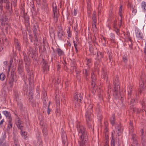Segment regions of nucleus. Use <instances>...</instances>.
<instances>
[{"mask_svg": "<svg viewBox=\"0 0 146 146\" xmlns=\"http://www.w3.org/2000/svg\"><path fill=\"white\" fill-rule=\"evenodd\" d=\"M132 86H131L129 88V90H128V98H130L131 94V92L132 91Z\"/></svg>", "mask_w": 146, "mask_h": 146, "instance_id": "obj_22", "label": "nucleus"}, {"mask_svg": "<svg viewBox=\"0 0 146 146\" xmlns=\"http://www.w3.org/2000/svg\"><path fill=\"white\" fill-rule=\"evenodd\" d=\"M50 104V102H49V105H48V109H47V113L48 115H49L50 114V109L49 107Z\"/></svg>", "mask_w": 146, "mask_h": 146, "instance_id": "obj_38", "label": "nucleus"}, {"mask_svg": "<svg viewBox=\"0 0 146 146\" xmlns=\"http://www.w3.org/2000/svg\"><path fill=\"white\" fill-rule=\"evenodd\" d=\"M56 51L59 56H62L64 55V51L62 50L61 49L58 48L56 49Z\"/></svg>", "mask_w": 146, "mask_h": 146, "instance_id": "obj_11", "label": "nucleus"}, {"mask_svg": "<svg viewBox=\"0 0 146 146\" xmlns=\"http://www.w3.org/2000/svg\"><path fill=\"white\" fill-rule=\"evenodd\" d=\"M115 115L114 114H113L110 119V122L111 124L113 125L115 123Z\"/></svg>", "mask_w": 146, "mask_h": 146, "instance_id": "obj_15", "label": "nucleus"}, {"mask_svg": "<svg viewBox=\"0 0 146 146\" xmlns=\"http://www.w3.org/2000/svg\"><path fill=\"white\" fill-rule=\"evenodd\" d=\"M142 111L143 112H144L145 111V113L146 111H145V105L144 103L142 104Z\"/></svg>", "mask_w": 146, "mask_h": 146, "instance_id": "obj_36", "label": "nucleus"}, {"mask_svg": "<svg viewBox=\"0 0 146 146\" xmlns=\"http://www.w3.org/2000/svg\"><path fill=\"white\" fill-rule=\"evenodd\" d=\"M73 43L74 44L76 43V42H75V41L74 40H73Z\"/></svg>", "mask_w": 146, "mask_h": 146, "instance_id": "obj_64", "label": "nucleus"}, {"mask_svg": "<svg viewBox=\"0 0 146 146\" xmlns=\"http://www.w3.org/2000/svg\"><path fill=\"white\" fill-rule=\"evenodd\" d=\"M112 138H111V146H115L114 140L113 139V133H111Z\"/></svg>", "mask_w": 146, "mask_h": 146, "instance_id": "obj_27", "label": "nucleus"}, {"mask_svg": "<svg viewBox=\"0 0 146 146\" xmlns=\"http://www.w3.org/2000/svg\"><path fill=\"white\" fill-rule=\"evenodd\" d=\"M130 127H131V128H132V123L131 122H130ZM129 128L130 129V128Z\"/></svg>", "mask_w": 146, "mask_h": 146, "instance_id": "obj_56", "label": "nucleus"}, {"mask_svg": "<svg viewBox=\"0 0 146 146\" xmlns=\"http://www.w3.org/2000/svg\"><path fill=\"white\" fill-rule=\"evenodd\" d=\"M105 130L106 132L108 131V130H107V128H106L105 129Z\"/></svg>", "mask_w": 146, "mask_h": 146, "instance_id": "obj_63", "label": "nucleus"}, {"mask_svg": "<svg viewBox=\"0 0 146 146\" xmlns=\"http://www.w3.org/2000/svg\"><path fill=\"white\" fill-rule=\"evenodd\" d=\"M107 27H108V28L109 29V30L110 29V27L109 25L107 26Z\"/></svg>", "mask_w": 146, "mask_h": 146, "instance_id": "obj_62", "label": "nucleus"}, {"mask_svg": "<svg viewBox=\"0 0 146 146\" xmlns=\"http://www.w3.org/2000/svg\"><path fill=\"white\" fill-rule=\"evenodd\" d=\"M11 119L9 120L8 121V124L7 126V129H11L12 127V123L11 121Z\"/></svg>", "mask_w": 146, "mask_h": 146, "instance_id": "obj_18", "label": "nucleus"}, {"mask_svg": "<svg viewBox=\"0 0 146 146\" xmlns=\"http://www.w3.org/2000/svg\"><path fill=\"white\" fill-rule=\"evenodd\" d=\"M92 27H93V28H96V23H93V24H92Z\"/></svg>", "mask_w": 146, "mask_h": 146, "instance_id": "obj_45", "label": "nucleus"}, {"mask_svg": "<svg viewBox=\"0 0 146 146\" xmlns=\"http://www.w3.org/2000/svg\"><path fill=\"white\" fill-rule=\"evenodd\" d=\"M34 33V36L35 37V41H36L37 42L38 41V39L37 37V34L36 33Z\"/></svg>", "mask_w": 146, "mask_h": 146, "instance_id": "obj_37", "label": "nucleus"}, {"mask_svg": "<svg viewBox=\"0 0 146 146\" xmlns=\"http://www.w3.org/2000/svg\"><path fill=\"white\" fill-rule=\"evenodd\" d=\"M67 44L68 46H69L70 47L71 46V44L70 42L68 41H67Z\"/></svg>", "mask_w": 146, "mask_h": 146, "instance_id": "obj_49", "label": "nucleus"}, {"mask_svg": "<svg viewBox=\"0 0 146 146\" xmlns=\"http://www.w3.org/2000/svg\"><path fill=\"white\" fill-rule=\"evenodd\" d=\"M0 1H1L2 3H3V2L6 3L9 2V0H0Z\"/></svg>", "mask_w": 146, "mask_h": 146, "instance_id": "obj_42", "label": "nucleus"}, {"mask_svg": "<svg viewBox=\"0 0 146 146\" xmlns=\"http://www.w3.org/2000/svg\"><path fill=\"white\" fill-rule=\"evenodd\" d=\"M110 37H111V39L114 40L115 39V35L113 33H111L110 34Z\"/></svg>", "mask_w": 146, "mask_h": 146, "instance_id": "obj_39", "label": "nucleus"}, {"mask_svg": "<svg viewBox=\"0 0 146 146\" xmlns=\"http://www.w3.org/2000/svg\"><path fill=\"white\" fill-rule=\"evenodd\" d=\"M32 92H31V93H30V95L31 96V97H32L33 96V94Z\"/></svg>", "mask_w": 146, "mask_h": 146, "instance_id": "obj_61", "label": "nucleus"}, {"mask_svg": "<svg viewBox=\"0 0 146 146\" xmlns=\"http://www.w3.org/2000/svg\"><path fill=\"white\" fill-rule=\"evenodd\" d=\"M122 7L121 5L119 7V14L121 18L122 17Z\"/></svg>", "mask_w": 146, "mask_h": 146, "instance_id": "obj_25", "label": "nucleus"}, {"mask_svg": "<svg viewBox=\"0 0 146 146\" xmlns=\"http://www.w3.org/2000/svg\"><path fill=\"white\" fill-rule=\"evenodd\" d=\"M67 31L68 36V38L69 39L72 36L71 31H70V29L69 28H68L67 29Z\"/></svg>", "mask_w": 146, "mask_h": 146, "instance_id": "obj_26", "label": "nucleus"}, {"mask_svg": "<svg viewBox=\"0 0 146 146\" xmlns=\"http://www.w3.org/2000/svg\"><path fill=\"white\" fill-rule=\"evenodd\" d=\"M102 77L104 78L105 80L107 81V76L106 73H104V74L102 76Z\"/></svg>", "mask_w": 146, "mask_h": 146, "instance_id": "obj_34", "label": "nucleus"}, {"mask_svg": "<svg viewBox=\"0 0 146 146\" xmlns=\"http://www.w3.org/2000/svg\"><path fill=\"white\" fill-rule=\"evenodd\" d=\"M5 66H7V61H5L3 62Z\"/></svg>", "mask_w": 146, "mask_h": 146, "instance_id": "obj_50", "label": "nucleus"}, {"mask_svg": "<svg viewBox=\"0 0 146 146\" xmlns=\"http://www.w3.org/2000/svg\"><path fill=\"white\" fill-rule=\"evenodd\" d=\"M108 88H109V89H108L109 91L110 90V91H111V86H110L109 85L108 86Z\"/></svg>", "mask_w": 146, "mask_h": 146, "instance_id": "obj_58", "label": "nucleus"}, {"mask_svg": "<svg viewBox=\"0 0 146 146\" xmlns=\"http://www.w3.org/2000/svg\"><path fill=\"white\" fill-rule=\"evenodd\" d=\"M87 65L88 67L90 66L91 65V59H87Z\"/></svg>", "mask_w": 146, "mask_h": 146, "instance_id": "obj_32", "label": "nucleus"}, {"mask_svg": "<svg viewBox=\"0 0 146 146\" xmlns=\"http://www.w3.org/2000/svg\"><path fill=\"white\" fill-rule=\"evenodd\" d=\"M75 48V50H76V53H77L78 52V49H77V48Z\"/></svg>", "mask_w": 146, "mask_h": 146, "instance_id": "obj_59", "label": "nucleus"}, {"mask_svg": "<svg viewBox=\"0 0 146 146\" xmlns=\"http://www.w3.org/2000/svg\"><path fill=\"white\" fill-rule=\"evenodd\" d=\"M74 45L75 48H77V46L78 45L77 42H76V43L74 44Z\"/></svg>", "mask_w": 146, "mask_h": 146, "instance_id": "obj_51", "label": "nucleus"}, {"mask_svg": "<svg viewBox=\"0 0 146 146\" xmlns=\"http://www.w3.org/2000/svg\"><path fill=\"white\" fill-rule=\"evenodd\" d=\"M144 51L145 53L146 54V45L145 46Z\"/></svg>", "mask_w": 146, "mask_h": 146, "instance_id": "obj_54", "label": "nucleus"}, {"mask_svg": "<svg viewBox=\"0 0 146 146\" xmlns=\"http://www.w3.org/2000/svg\"><path fill=\"white\" fill-rule=\"evenodd\" d=\"M64 33L63 31L61 32H58V38L60 40L62 39V37L64 35Z\"/></svg>", "mask_w": 146, "mask_h": 146, "instance_id": "obj_16", "label": "nucleus"}, {"mask_svg": "<svg viewBox=\"0 0 146 146\" xmlns=\"http://www.w3.org/2000/svg\"><path fill=\"white\" fill-rule=\"evenodd\" d=\"M14 142L15 144L14 146H19V144L18 142V139L16 138H14Z\"/></svg>", "mask_w": 146, "mask_h": 146, "instance_id": "obj_28", "label": "nucleus"}, {"mask_svg": "<svg viewBox=\"0 0 146 146\" xmlns=\"http://www.w3.org/2000/svg\"><path fill=\"white\" fill-rule=\"evenodd\" d=\"M116 131L117 132L118 135H119L121 134L122 130L119 126L118 127V128H116Z\"/></svg>", "mask_w": 146, "mask_h": 146, "instance_id": "obj_21", "label": "nucleus"}, {"mask_svg": "<svg viewBox=\"0 0 146 146\" xmlns=\"http://www.w3.org/2000/svg\"><path fill=\"white\" fill-rule=\"evenodd\" d=\"M1 37L2 38V40L3 42L5 43V42H7V39L4 33H2L1 34Z\"/></svg>", "mask_w": 146, "mask_h": 146, "instance_id": "obj_14", "label": "nucleus"}, {"mask_svg": "<svg viewBox=\"0 0 146 146\" xmlns=\"http://www.w3.org/2000/svg\"><path fill=\"white\" fill-rule=\"evenodd\" d=\"M3 113L5 115L6 118L9 120L11 119V114L10 112L7 111H3Z\"/></svg>", "mask_w": 146, "mask_h": 146, "instance_id": "obj_10", "label": "nucleus"}, {"mask_svg": "<svg viewBox=\"0 0 146 146\" xmlns=\"http://www.w3.org/2000/svg\"><path fill=\"white\" fill-rule=\"evenodd\" d=\"M86 106L88 105V107L87 110L86 112L85 117L86 119L87 123L89 127L91 126V124L90 121L91 120V113L92 111V109L93 108V105L92 104L88 105L86 104Z\"/></svg>", "mask_w": 146, "mask_h": 146, "instance_id": "obj_4", "label": "nucleus"}, {"mask_svg": "<svg viewBox=\"0 0 146 146\" xmlns=\"http://www.w3.org/2000/svg\"><path fill=\"white\" fill-rule=\"evenodd\" d=\"M21 134L23 137L24 138L26 139L27 138L26 137V133L25 132V131H21Z\"/></svg>", "mask_w": 146, "mask_h": 146, "instance_id": "obj_29", "label": "nucleus"}, {"mask_svg": "<svg viewBox=\"0 0 146 146\" xmlns=\"http://www.w3.org/2000/svg\"><path fill=\"white\" fill-rule=\"evenodd\" d=\"M13 62V59H11L10 60V64H12V63Z\"/></svg>", "mask_w": 146, "mask_h": 146, "instance_id": "obj_52", "label": "nucleus"}, {"mask_svg": "<svg viewBox=\"0 0 146 146\" xmlns=\"http://www.w3.org/2000/svg\"><path fill=\"white\" fill-rule=\"evenodd\" d=\"M89 69H85L83 72V74L84 75L86 76V79L87 78V76H88L89 74Z\"/></svg>", "mask_w": 146, "mask_h": 146, "instance_id": "obj_23", "label": "nucleus"}, {"mask_svg": "<svg viewBox=\"0 0 146 146\" xmlns=\"http://www.w3.org/2000/svg\"><path fill=\"white\" fill-rule=\"evenodd\" d=\"M120 22L118 24V27H117L115 24H114L113 25V27L115 31L116 32L117 35H119L120 34L119 32V28H120L121 25L122 19H121Z\"/></svg>", "mask_w": 146, "mask_h": 146, "instance_id": "obj_8", "label": "nucleus"}, {"mask_svg": "<svg viewBox=\"0 0 146 146\" xmlns=\"http://www.w3.org/2000/svg\"><path fill=\"white\" fill-rule=\"evenodd\" d=\"M37 31V29L36 27H35V26H34V29H33V33H36Z\"/></svg>", "mask_w": 146, "mask_h": 146, "instance_id": "obj_46", "label": "nucleus"}, {"mask_svg": "<svg viewBox=\"0 0 146 146\" xmlns=\"http://www.w3.org/2000/svg\"><path fill=\"white\" fill-rule=\"evenodd\" d=\"M141 7L145 11H146V3L143 1L141 3Z\"/></svg>", "mask_w": 146, "mask_h": 146, "instance_id": "obj_20", "label": "nucleus"}, {"mask_svg": "<svg viewBox=\"0 0 146 146\" xmlns=\"http://www.w3.org/2000/svg\"><path fill=\"white\" fill-rule=\"evenodd\" d=\"M113 83L114 85L113 89L112 90L113 94L115 98H117L119 97V94L118 91L119 86V78L117 76H116L115 78L114 79Z\"/></svg>", "mask_w": 146, "mask_h": 146, "instance_id": "obj_3", "label": "nucleus"}, {"mask_svg": "<svg viewBox=\"0 0 146 146\" xmlns=\"http://www.w3.org/2000/svg\"><path fill=\"white\" fill-rule=\"evenodd\" d=\"M74 103L76 107L80 106V103L82 102V98L81 94L80 93H75L74 96Z\"/></svg>", "mask_w": 146, "mask_h": 146, "instance_id": "obj_7", "label": "nucleus"}, {"mask_svg": "<svg viewBox=\"0 0 146 146\" xmlns=\"http://www.w3.org/2000/svg\"><path fill=\"white\" fill-rule=\"evenodd\" d=\"M141 80L139 81L140 89L139 93H141L146 90V76H143L140 77Z\"/></svg>", "mask_w": 146, "mask_h": 146, "instance_id": "obj_5", "label": "nucleus"}, {"mask_svg": "<svg viewBox=\"0 0 146 146\" xmlns=\"http://www.w3.org/2000/svg\"><path fill=\"white\" fill-rule=\"evenodd\" d=\"M5 78V75L2 73L0 74V79L2 80L3 81L4 80Z\"/></svg>", "mask_w": 146, "mask_h": 146, "instance_id": "obj_30", "label": "nucleus"}, {"mask_svg": "<svg viewBox=\"0 0 146 146\" xmlns=\"http://www.w3.org/2000/svg\"><path fill=\"white\" fill-rule=\"evenodd\" d=\"M77 129L78 131V135L79 136L78 142L80 146H89V144L87 143L88 136L84 127L82 125L77 126Z\"/></svg>", "mask_w": 146, "mask_h": 146, "instance_id": "obj_1", "label": "nucleus"}, {"mask_svg": "<svg viewBox=\"0 0 146 146\" xmlns=\"http://www.w3.org/2000/svg\"><path fill=\"white\" fill-rule=\"evenodd\" d=\"M135 34L136 37L138 40L143 39V35L138 29H137L135 30Z\"/></svg>", "mask_w": 146, "mask_h": 146, "instance_id": "obj_9", "label": "nucleus"}, {"mask_svg": "<svg viewBox=\"0 0 146 146\" xmlns=\"http://www.w3.org/2000/svg\"><path fill=\"white\" fill-rule=\"evenodd\" d=\"M18 70L19 71L21 72H22L23 70V68H22L21 66L19 67L18 68Z\"/></svg>", "mask_w": 146, "mask_h": 146, "instance_id": "obj_44", "label": "nucleus"}, {"mask_svg": "<svg viewBox=\"0 0 146 146\" xmlns=\"http://www.w3.org/2000/svg\"><path fill=\"white\" fill-rule=\"evenodd\" d=\"M13 82L14 77L13 76L11 75L9 79V86L11 87H12L13 86Z\"/></svg>", "mask_w": 146, "mask_h": 146, "instance_id": "obj_13", "label": "nucleus"}, {"mask_svg": "<svg viewBox=\"0 0 146 146\" xmlns=\"http://www.w3.org/2000/svg\"><path fill=\"white\" fill-rule=\"evenodd\" d=\"M53 8L52 18L55 22L58 21V17L59 16V12L57 9V6L56 2H54L52 5Z\"/></svg>", "mask_w": 146, "mask_h": 146, "instance_id": "obj_6", "label": "nucleus"}, {"mask_svg": "<svg viewBox=\"0 0 146 146\" xmlns=\"http://www.w3.org/2000/svg\"><path fill=\"white\" fill-rule=\"evenodd\" d=\"M4 122V119H2L1 121H0V126L1 125H2Z\"/></svg>", "mask_w": 146, "mask_h": 146, "instance_id": "obj_48", "label": "nucleus"}, {"mask_svg": "<svg viewBox=\"0 0 146 146\" xmlns=\"http://www.w3.org/2000/svg\"><path fill=\"white\" fill-rule=\"evenodd\" d=\"M29 36H30L29 38H30V40H31V42H33V40L32 39V36L31 35H30V34H29Z\"/></svg>", "mask_w": 146, "mask_h": 146, "instance_id": "obj_47", "label": "nucleus"}, {"mask_svg": "<svg viewBox=\"0 0 146 146\" xmlns=\"http://www.w3.org/2000/svg\"><path fill=\"white\" fill-rule=\"evenodd\" d=\"M135 101V100L134 99L131 100V104L133 103Z\"/></svg>", "mask_w": 146, "mask_h": 146, "instance_id": "obj_53", "label": "nucleus"}, {"mask_svg": "<svg viewBox=\"0 0 146 146\" xmlns=\"http://www.w3.org/2000/svg\"><path fill=\"white\" fill-rule=\"evenodd\" d=\"M98 117H99V119H101L100 117L101 116V115L100 114H99V115H97Z\"/></svg>", "mask_w": 146, "mask_h": 146, "instance_id": "obj_55", "label": "nucleus"}, {"mask_svg": "<svg viewBox=\"0 0 146 146\" xmlns=\"http://www.w3.org/2000/svg\"><path fill=\"white\" fill-rule=\"evenodd\" d=\"M91 78L92 79V85H93V86H94L95 84V79L96 78L94 73H92V74Z\"/></svg>", "mask_w": 146, "mask_h": 146, "instance_id": "obj_12", "label": "nucleus"}, {"mask_svg": "<svg viewBox=\"0 0 146 146\" xmlns=\"http://www.w3.org/2000/svg\"><path fill=\"white\" fill-rule=\"evenodd\" d=\"M74 16H76V12L75 11V9H74Z\"/></svg>", "mask_w": 146, "mask_h": 146, "instance_id": "obj_60", "label": "nucleus"}, {"mask_svg": "<svg viewBox=\"0 0 146 146\" xmlns=\"http://www.w3.org/2000/svg\"><path fill=\"white\" fill-rule=\"evenodd\" d=\"M129 33L128 32H127V38L128 39V41L129 42V43L130 44L131 43V40L130 36L129 35Z\"/></svg>", "mask_w": 146, "mask_h": 146, "instance_id": "obj_31", "label": "nucleus"}, {"mask_svg": "<svg viewBox=\"0 0 146 146\" xmlns=\"http://www.w3.org/2000/svg\"><path fill=\"white\" fill-rule=\"evenodd\" d=\"M5 3L6 4V9H8L9 11H11V7L10 6L9 2Z\"/></svg>", "mask_w": 146, "mask_h": 146, "instance_id": "obj_24", "label": "nucleus"}, {"mask_svg": "<svg viewBox=\"0 0 146 146\" xmlns=\"http://www.w3.org/2000/svg\"><path fill=\"white\" fill-rule=\"evenodd\" d=\"M21 122V120L19 119L17 121V126L19 129H21V128L22 127Z\"/></svg>", "mask_w": 146, "mask_h": 146, "instance_id": "obj_19", "label": "nucleus"}, {"mask_svg": "<svg viewBox=\"0 0 146 146\" xmlns=\"http://www.w3.org/2000/svg\"><path fill=\"white\" fill-rule=\"evenodd\" d=\"M92 19H93V23H96V16L94 15V17H92Z\"/></svg>", "mask_w": 146, "mask_h": 146, "instance_id": "obj_40", "label": "nucleus"}, {"mask_svg": "<svg viewBox=\"0 0 146 146\" xmlns=\"http://www.w3.org/2000/svg\"><path fill=\"white\" fill-rule=\"evenodd\" d=\"M123 59L125 62H127V54H125L123 56Z\"/></svg>", "mask_w": 146, "mask_h": 146, "instance_id": "obj_33", "label": "nucleus"}, {"mask_svg": "<svg viewBox=\"0 0 146 146\" xmlns=\"http://www.w3.org/2000/svg\"><path fill=\"white\" fill-rule=\"evenodd\" d=\"M75 34L76 35L75 38H76V39L77 40L78 37V33L77 31H76V32L75 33Z\"/></svg>", "mask_w": 146, "mask_h": 146, "instance_id": "obj_41", "label": "nucleus"}, {"mask_svg": "<svg viewBox=\"0 0 146 146\" xmlns=\"http://www.w3.org/2000/svg\"><path fill=\"white\" fill-rule=\"evenodd\" d=\"M14 40L15 41V45L16 48L19 50H21V47L18 42L16 38L14 39Z\"/></svg>", "mask_w": 146, "mask_h": 146, "instance_id": "obj_17", "label": "nucleus"}, {"mask_svg": "<svg viewBox=\"0 0 146 146\" xmlns=\"http://www.w3.org/2000/svg\"><path fill=\"white\" fill-rule=\"evenodd\" d=\"M3 3L1 1H0V27L2 29H3L4 26H5L6 25L8 26H9V25L8 24V18L5 14L1 13L2 12Z\"/></svg>", "mask_w": 146, "mask_h": 146, "instance_id": "obj_2", "label": "nucleus"}, {"mask_svg": "<svg viewBox=\"0 0 146 146\" xmlns=\"http://www.w3.org/2000/svg\"><path fill=\"white\" fill-rule=\"evenodd\" d=\"M137 10L136 9H134L133 10L132 13L133 15H135L136 13Z\"/></svg>", "mask_w": 146, "mask_h": 146, "instance_id": "obj_43", "label": "nucleus"}, {"mask_svg": "<svg viewBox=\"0 0 146 146\" xmlns=\"http://www.w3.org/2000/svg\"><path fill=\"white\" fill-rule=\"evenodd\" d=\"M11 65H12V64H10V65H9V69H8L9 71L10 69V68H11Z\"/></svg>", "mask_w": 146, "mask_h": 146, "instance_id": "obj_57", "label": "nucleus"}, {"mask_svg": "<svg viewBox=\"0 0 146 146\" xmlns=\"http://www.w3.org/2000/svg\"><path fill=\"white\" fill-rule=\"evenodd\" d=\"M43 133L44 136H46L47 135V130L46 129H44L43 130Z\"/></svg>", "mask_w": 146, "mask_h": 146, "instance_id": "obj_35", "label": "nucleus"}]
</instances>
